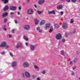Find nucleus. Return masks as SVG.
Returning <instances> with one entry per match:
<instances>
[{
	"label": "nucleus",
	"mask_w": 80,
	"mask_h": 80,
	"mask_svg": "<svg viewBox=\"0 0 80 80\" xmlns=\"http://www.w3.org/2000/svg\"><path fill=\"white\" fill-rule=\"evenodd\" d=\"M27 13L28 15H32L33 14V10L31 9H29L27 11Z\"/></svg>",
	"instance_id": "obj_1"
},
{
	"label": "nucleus",
	"mask_w": 80,
	"mask_h": 80,
	"mask_svg": "<svg viewBox=\"0 0 80 80\" xmlns=\"http://www.w3.org/2000/svg\"><path fill=\"white\" fill-rule=\"evenodd\" d=\"M7 45V42H2L0 44V47H5Z\"/></svg>",
	"instance_id": "obj_2"
},
{
	"label": "nucleus",
	"mask_w": 80,
	"mask_h": 80,
	"mask_svg": "<svg viewBox=\"0 0 80 80\" xmlns=\"http://www.w3.org/2000/svg\"><path fill=\"white\" fill-rule=\"evenodd\" d=\"M56 38L57 40H60L62 38V35L60 33L58 34L56 36Z\"/></svg>",
	"instance_id": "obj_3"
},
{
	"label": "nucleus",
	"mask_w": 80,
	"mask_h": 80,
	"mask_svg": "<svg viewBox=\"0 0 80 80\" xmlns=\"http://www.w3.org/2000/svg\"><path fill=\"white\" fill-rule=\"evenodd\" d=\"M62 28H64V29H66L68 28V25L67 23H65L64 22L62 24Z\"/></svg>",
	"instance_id": "obj_4"
},
{
	"label": "nucleus",
	"mask_w": 80,
	"mask_h": 80,
	"mask_svg": "<svg viewBox=\"0 0 80 80\" xmlns=\"http://www.w3.org/2000/svg\"><path fill=\"white\" fill-rule=\"evenodd\" d=\"M10 9L11 10L15 11L17 10V7L13 6H10Z\"/></svg>",
	"instance_id": "obj_5"
},
{
	"label": "nucleus",
	"mask_w": 80,
	"mask_h": 80,
	"mask_svg": "<svg viewBox=\"0 0 80 80\" xmlns=\"http://www.w3.org/2000/svg\"><path fill=\"white\" fill-rule=\"evenodd\" d=\"M22 66L24 68H25L26 67H29V64L27 62H25L23 63Z\"/></svg>",
	"instance_id": "obj_6"
},
{
	"label": "nucleus",
	"mask_w": 80,
	"mask_h": 80,
	"mask_svg": "<svg viewBox=\"0 0 80 80\" xmlns=\"http://www.w3.org/2000/svg\"><path fill=\"white\" fill-rule=\"evenodd\" d=\"M45 0H39L38 1V3L39 5H42L44 3Z\"/></svg>",
	"instance_id": "obj_7"
},
{
	"label": "nucleus",
	"mask_w": 80,
	"mask_h": 80,
	"mask_svg": "<svg viewBox=\"0 0 80 80\" xmlns=\"http://www.w3.org/2000/svg\"><path fill=\"white\" fill-rule=\"evenodd\" d=\"M24 28L26 30H28L30 28V26L28 25H26L24 26Z\"/></svg>",
	"instance_id": "obj_8"
},
{
	"label": "nucleus",
	"mask_w": 80,
	"mask_h": 80,
	"mask_svg": "<svg viewBox=\"0 0 80 80\" xmlns=\"http://www.w3.org/2000/svg\"><path fill=\"white\" fill-rule=\"evenodd\" d=\"M16 65H17V62H13L12 63V67H16Z\"/></svg>",
	"instance_id": "obj_9"
},
{
	"label": "nucleus",
	"mask_w": 80,
	"mask_h": 80,
	"mask_svg": "<svg viewBox=\"0 0 80 80\" xmlns=\"http://www.w3.org/2000/svg\"><path fill=\"white\" fill-rule=\"evenodd\" d=\"M19 44H17L16 45L17 48H18L19 47H21L22 46V44L21 42L19 43Z\"/></svg>",
	"instance_id": "obj_10"
},
{
	"label": "nucleus",
	"mask_w": 80,
	"mask_h": 80,
	"mask_svg": "<svg viewBox=\"0 0 80 80\" xmlns=\"http://www.w3.org/2000/svg\"><path fill=\"white\" fill-rule=\"evenodd\" d=\"M7 15H8V13L5 12L3 13L2 15V17H7Z\"/></svg>",
	"instance_id": "obj_11"
},
{
	"label": "nucleus",
	"mask_w": 80,
	"mask_h": 80,
	"mask_svg": "<svg viewBox=\"0 0 80 80\" xmlns=\"http://www.w3.org/2000/svg\"><path fill=\"white\" fill-rule=\"evenodd\" d=\"M25 75L26 77H30V73H28V72H25Z\"/></svg>",
	"instance_id": "obj_12"
},
{
	"label": "nucleus",
	"mask_w": 80,
	"mask_h": 80,
	"mask_svg": "<svg viewBox=\"0 0 80 80\" xmlns=\"http://www.w3.org/2000/svg\"><path fill=\"white\" fill-rule=\"evenodd\" d=\"M50 24L48 23V24H46V26L44 27V28L45 30H47V28H49V27H50Z\"/></svg>",
	"instance_id": "obj_13"
},
{
	"label": "nucleus",
	"mask_w": 80,
	"mask_h": 80,
	"mask_svg": "<svg viewBox=\"0 0 80 80\" xmlns=\"http://www.w3.org/2000/svg\"><path fill=\"white\" fill-rule=\"evenodd\" d=\"M48 14H55V12L54 10H53L52 11H48Z\"/></svg>",
	"instance_id": "obj_14"
},
{
	"label": "nucleus",
	"mask_w": 80,
	"mask_h": 80,
	"mask_svg": "<svg viewBox=\"0 0 80 80\" xmlns=\"http://www.w3.org/2000/svg\"><path fill=\"white\" fill-rule=\"evenodd\" d=\"M8 6H6L4 8L3 10L4 11H6V10H8Z\"/></svg>",
	"instance_id": "obj_15"
},
{
	"label": "nucleus",
	"mask_w": 80,
	"mask_h": 80,
	"mask_svg": "<svg viewBox=\"0 0 80 80\" xmlns=\"http://www.w3.org/2000/svg\"><path fill=\"white\" fill-rule=\"evenodd\" d=\"M62 7H63V6H62V5H61L60 6H58L57 7V9L60 10V9H62Z\"/></svg>",
	"instance_id": "obj_16"
},
{
	"label": "nucleus",
	"mask_w": 80,
	"mask_h": 80,
	"mask_svg": "<svg viewBox=\"0 0 80 80\" xmlns=\"http://www.w3.org/2000/svg\"><path fill=\"white\" fill-rule=\"evenodd\" d=\"M53 31V27L52 26H51L50 28V29L49 30V32L50 33H51V32H52Z\"/></svg>",
	"instance_id": "obj_17"
},
{
	"label": "nucleus",
	"mask_w": 80,
	"mask_h": 80,
	"mask_svg": "<svg viewBox=\"0 0 80 80\" xmlns=\"http://www.w3.org/2000/svg\"><path fill=\"white\" fill-rule=\"evenodd\" d=\"M1 1L2 2H3L5 4L8 3V0H1Z\"/></svg>",
	"instance_id": "obj_18"
},
{
	"label": "nucleus",
	"mask_w": 80,
	"mask_h": 80,
	"mask_svg": "<svg viewBox=\"0 0 80 80\" xmlns=\"http://www.w3.org/2000/svg\"><path fill=\"white\" fill-rule=\"evenodd\" d=\"M45 20H42L40 23V25H43L44 23H45Z\"/></svg>",
	"instance_id": "obj_19"
},
{
	"label": "nucleus",
	"mask_w": 80,
	"mask_h": 80,
	"mask_svg": "<svg viewBox=\"0 0 80 80\" xmlns=\"http://www.w3.org/2000/svg\"><path fill=\"white\" fill-rule=\"evenodd\" d=\"M23 38L26 41H27V40H28V38H27V37H26V36H23Z\"/></svg>",
	"instance_id": "obj_20"
},
{
	"label": "nucleus",
	"mask_w": 80,
	"mask_h": 80,
	"mask_svg": "<svg viewBox=\"0 0 80 80\" xmlns=\"http://www.w3.org/2000/svg\"><path fill=\"white\" fill-rule=\"evenodd\" d=\"M30 48L31 50H34V48H35V47H34V46L33 45H31L30 46Z\"/></svg>",
	"instance_id": "obj_21"
},
{
	"label": "nucleus",
	"mask_w": 80,
	"mask_h": 80,
	"mask_svg": "<svg viewBox=\"0 0 80 80\" xmlns=\"http://www.w3.org/2000/svg\"><path fill=\"white\" fill-rule=\"evenodd\" d=\"M35 25H38V22H39L38 20H37V19H35Z\"/></svg>",
	"instance_id": "obj_22"
},
{
	"label": "nucleus",
	"mask_w": 80,
	"mask_h": 80,
	"mask_svg": "<svg viewBox=\"0 0 80 80\" xmlns=\"http://www.w3.org/2000/svg\"><path fill=\"white\" fill-rule=\"evenodd\" d=\"M54 26H55V27L57 28H59V25H58L57 24H55L54 25Z\"/></svg>",
	"instance_id": "obj_23"
},
{
	"label": "nucleus",
	"mask_w": 80,
	"mask_h": 80,
	"mask_svg": "<svg viewBox=\"0 0 80 80\" xmlns=\"http://www.w3.org/2000/svg\"><path fill=\"white\" fill-rule=\"evenodd\" d=\"M42 11H38V13L39 15H41V14H42Z\"/></svg>",
	"instance_id": "obj_24"
},
{
	"label": "nucleus",
	"mask_w": 80,
	"mask_h": 80,
	"mask_svg": "<svg viewBox=\"0 0 80 80\" xmlns=\"http://www.w3.org/2000/svg\"><path fill=\"white\" fill-rule=\"evenodd\" d=\"M9 54L11 57H13V53H12V52H9Z\"/></svg>",
	"instance_id": "obj_25"
},
{
	"label": "nucleus",
	"mask_w": 80,
	"mask_h": 80,
	"mask_svg": "<svg viewBox=\"0 0 80 80\" xmlns=\"http://www.w3.org/2000/svg\"><path fill=\"white\" fill-rule=\"evenodd\" d=\"M61 53L62 55H64V51H61Z\"/></svg>",
	"instance_id": "obj_26"
},
{
	"label": "nucleus",
	"mask_w": 80,
	"mask_h": 80,
	"mask_svg": "<svg viewBox=\"0 0 80 80\" xmlns=\"http://www.w3.org/2000/svg\"><path fill=\"white\" fill-rule=\"evenodd\" d=\"M74 22V21L73 19H72L71 20L70 23H72Z\"/></svg>",
	"instance_id": "obj_27"
},
{
	"label": "nucleus",
	"mask_w": 80,
	"mask_h": 80,
	"mask_svg": "<svg viewBox=\"0 0 80 80\" xmlns=\"http://www.w3.org/2000/svg\"><path fill=\"white\" fill-rule=\"evenodd\" d=\"M71 2L73 3H75L77 2V0H71Z\"/></svg>",
	"instance_id": "obj_28"
},
{
	"label": "nucleus",
	"mask_w": 80,
	"mask_h": 80,
	"mask_svg": "<svg viewBox=\"0 0 80 80\" xmlns=\"http://www.w3.org/2000/svg\"><path fill=\"white\" fill-rule=\"evenodd\" d=\"M76 32V29H74V31L73 32V34L75 33Z\"/></svg>",
	"instance_id": "obj_29"
},
{
	"label": "nucleus",
	"mask_w": 80,
	"mask_h": 80,
	"mask_svg": "<svg viewBox=\"0 0 80 80\" xmlns=\"http://www.w3.org/2000/svg\"><path fill=\"white\" fill-rule=\"evenodd\" d=\"M7 22V19L6 18L5 19H4V23H6V22Z\"/></svg>",
	"instance_id": "obj_30"
},
{
	"label": "nucleus",
	"mask_w": 80,
	"mask_h": 80,
	"mask_svg": "<svg viewBox=\"0 0 80 80\" xmlns=\"http://www.w3.org/2000/svg\"><path fill=\"white\" fill-rule=\"evenodd\" d=\"M34 67L35 68H38V67H37V65H34Z\"/></svg>",
	"instance_id": "obj_31"
},
{
	"label": "nucleus",
	"mask_w": 80,
	"mask_h": 80,
	"mask_svg": "<svg viewBox=\"0 0 80 80\" xmlns=\"http://www.w3.org/2000/svg\"><path fill=\"white\" fill-rule=\"evenodd\" d=\"M5 47L6 48H9V46L8 45H6V46H5Z\"/></svg>",
	"instance_id": "obj_32"
},
{
	"label": "nucleus",
	"mask_w": 80,
	"mask_h": 80,
	"mask_svg": "<svg viewBox=\"0 0 80 80\" xmlns=\"http://www.w3.org/2000/svg\"><path fill=\"white\" fill-rule=\"evenodd\" d=\"M45 71H43L42 72V74H45Z\"/></svg>",
	"instance_id": "obj_33"
},
{
	"label": "nucleus",
	"mask_w": 80,
	"mask_h": 80,
	"mask_svg": "<svg viewBox=\"0 0 80 80\" xmlns=\"http://www.w3.org/2000/svg\"><path fill=\"white\" fill-rule=\"evenodd\" d=\"M38 32H39L41 33V32H42V29H39L38 30Z\"/></svg>",
	"instance_id": "obj_34"
},
{
	"label": "nucleus",
	"mask_w": 80,
	"mask_h": 80,
	"mask_svg": "<svg viewBox=\"0 0 80 80\" xmlns=\"http://www.w3.org/2000/svg\"><path fill=\"white\" fill-rule=\"evenodd\" d=\"M62 41L63 42H65V39L64 38H63L62 39Z\"/></svg>",
	"instance_id": "obj_35"
},
{
	"label": "nucleus",
	"mask_w": 80,
	"mask_h": 80,
	"mask_svg": "<svg viewBox=\"0 0 80 80\" xmlns=\"http://www.w3.org/2000/svg\"><path fill=\"white\" fill-rule=\"evenodd\" d=\"M61 15H62L63 14V12H60Z\"/></svg>",
	"instance_id": "obj_36"
},
{
	"label": "nucleus",
	"mask_w": 80,
	"mask_h": 80,
	"mask_svg": "<svg viewBox=\"0 0 80 80\" xmlns=\"http://www.w3.org/2000/svg\"><path fill=\"white\" fill-rule=\"evenodd\" d=\"M40 27H37V28H36V29H37V30H40Z\"/></svg>",
	"instance_id": "obj_37"
},
{
	"label": "nucleus",
	"mask_w": 80,
	"mask_h": 80,
	"mask_svg": "<svg viewBox=\"0 0 80 80\" xmlns=\"http://www.w3.org/2000/svg\"><path fill=\"white\" fill-rule=\"evenodd\" d=\"M14 22H15V23H17V21L16 19H15L14 20Z\"/></svg>",
	"instance_id": "obj_38"
},
{
	"label": "nucleus",
	"mask_w": 80,
	"mask_h": 80,
	"mask_svg": "<svg viewBox=\"0 0 80 80\" xmlns=\"http://www.w3.org/2000/svg\"><path fill=\"white\" fill-rule=\"evenodd\" d=\"M15 30L14 29H12V33H14V31Z\"/></svg>",
	"instance_id": "obj_39"
},
{
	"label": "nucleus",
	"mask_w": 80,
	"mask_h": 80,
	"mask_svg": "<svg viewBox=\"0 0 80 80\" xmlns=\"http://www.w3.org/2000/svg\"><path fill=\"white\" fill-rule=\"evenodd\" d=\"M71 1V0H67L66 1L67 2L69 3V2H70Z\"/></svg>",
	"instance_id": "obj_40"
},
{
	"label": "nucleus",
	"mask_w": 80,
	"mask_h": 80,
	"mask_svg": "<svg viewBox=\"0 0 80 80\" xmlns=\"http://www.w3.org/2000/svg\"><path fill=\"white\" fill-rule=\"evenodd\" d=\"M70 64L71 65H73V62L72 61H71L70 62Z\"/></svg>",
	"instance_id": "obj_41"
},
{
	"label": "nucleus",
	"mask_w": 80,
	"mask_h": 80,
	"mask_svg": "<svg viewBox=\"0 0 80 80\" xmlns=\"http://www.w3.org/2000/svg\"><path fill=\"white\" fill-rule=\"evenodd\" d=\"M74 74H75V73L73 72H72V75H73Z\"/></svg>",
	"instance_id": "obj_42"
},
{
	"label": "nucleus",
	"mask_w": 80,
	"mask_h": 80,
	"mask_svg": "<svg viewBox=\"0 0 80 80\" xmlns=\"http://www.w3.org/2000/svg\"><path fill=\"white\" fill-rule=\"evenodd\" d=\"M2 55H5V52H2Z\"/></svg>",
	"instance_id": "obj_43"
},
{
	"label": "nucleus",
	"mask_w": 80,
	"mask_h": 80,
	"mask_svg": "<svg viewBox=\"0 0 80 80\" xmlns=\"http://www.w3.org/2000/svg\"><path fill=\"white\" fill-rule=\"evenodd\" d=\"M73 70H75V69H76V67H73L72 68Z\"/></svg>",
	"instance_id": "obj_44"
},
{
	"label": "nucleus",
	"mask_w": 80,
	"mask_h": 80,
	"mask_svg": "<svg viewBox=\"0 0 80 80\" xmlns=\"http://www.w3.org/2000/svg\"><path fill=\"white\" fill-rule=\"evenodd\" d=\"M18 8L19 10H21V9H22V8H21V7H18Z\"/></svg>",
	"instance_id": "obj_45"
},
{
	"label": "nucleus",
	"mask_w": 80,
	"mask_h": 80,
	"mask_svg": "<svg viewBox=\"0 0 80 80\" xmlns=\"http://www.w3.org/2000/svg\"><path fill=\"white\" fill-rule=\"evenodd\" d=\"M32 78H35V76H32Z\"/></svg>",
	"instance_id": "obj_46"
},
{
	"label": "nucleus",
	"mask_w": 80,
	"mask_h": 80,
	"mask_svg": "<svg viewBox=\"0 0 80 80\" xmlns=\"http://www.w3.org/2000/svg\"><path fill=\"white\" fill-rule=\"evenodd\" d=\"M10 14L11 15H13V14H14V13L11 12L10 13Z\"/></svg>",
	"instance_id": "obj_47"
},
{
	"label": "nucleus",
	"mask_w": 80,
	"mask_h": 80,
	"mask_svg": "<svg viewBox=\"0 0 80 80\" xmlns=\"http://www.w3.org/2000/svg\"><path fill=\"white\" fill-rule=\"evenodd\" d=\"M3 29L4 30H7V29H6L5 28H3Z\"/></svg>",
	"instance_id": "obj_48"
},
{
	"label": "nucleus",
	"mask_w": 80,
	"mask_h": 80,
	"mask_svg": "<svg viewBox=\"0 0 80 80\" xmlns=\"http://www.w3.org/2000/svg\"><path fill=\"white\" fill-rule=\"evenodd\" d=\"M9 38H11L12 37V36L11 35H9Z\"/></svg>",
	"instance_id": "obj_49"
},
{
	"label": "nucleus",
	"mask_w": 80,
	"mask_h": 80,
	"mask_svg": "<svg viewBox=\"0 0 80 80\" xmlns=\"http://www.w3.org/2000/svg\"><path fill=\"white\" fill-rule=\"evenodd\" d=\"M34 6L35 7V8H37V5H34Z\"/></svg>",
	"instance_id": "obj_50"
},
{
	"label": "nucleus",
	"mask_w": 80,
	"mask_h": 80,
	"mask_svg": "<svg viewBox=\"0 0 80 80\" xmlns=\"http://www.w3.org/2000/svg\"><path fill=\"white\" fill-rule=\"evenodd\" d=\"M25 44L26 46H28V43H26Z\"/></svg>",
	"instance_id": "obj_51"
},
{
	"label": "nucleus",
	"mask_w": 80,
	"mask_h": 80,
	"mask_svg": "<svg viewBox=\"0 0 80 80\" xmlns=\"http://www.w3.org/2000/svg\"><path fill=\"white\" fill-rule=\"evenodd\" d=\"M22 77H24V74L23 73L22 74Z\"/></svg>",
	"instance_id": "obj_52"
},
{
	"label": "nucleus",
	"mask_w": 80,
	"mask_h": 80,
	"mask_svg": "<svg viewBox=\"0 0 80 80\" xmlns=\"http://www.w3.org/2000/svg\"><path fill=\"white\" fill-rule=\"evenodd\" d=\"M37 80H40V78H37Z\"/></svg>",
	"instance_id": "obj_53"
},
{
	"label": "nucleus",
	"mask_w": 80,
	"mask_h": 80,
	"mask_svg": "<svg viewBox=\"0 0 80 80\" xmlns=\"http://www.w3.org/2000/svg\"><path fill=\"white\" fill-rule=\"evenodd\" d=\"M18 15H20V12H18Z\"/></svg>",
	"instance_id": "obj_54"
},
{
	"label": "nucleus",
	"mask_w": 80,
	"mask_h": 80,
	"mask_svg": "<svg viewBox=\"0 0 80 80\" xmlns=\"http://www.w3.org/2000/svg\"><path fill=\"white\" fill-rule=\"evenodd\" d=\"M30 2V0H27V2Z\"/></svg>",
	"instance_id": "obj_55"
},
{
	"label": "nucleus",
	"mask_w": 80,
	"mask_h": 80,
	"mask_svg": "<svg viewBox=\"0 0 80 80\" xmlns=\"http://www.w3.org/2000/svg\"><path fill=\"white\" fill-rule=\"evenodd\" d=\"M61 1H63V0H60Z\"/></svg>",
	"instance_id": "obj_56"
},
{
	"label": "nucleus",
	"mask_w": 80,
	"mask_h": 80,
	"mask_svg": "<svg viewBox=\"0 0 80 80\" xmlns=\"http://www.w3.org/2000/svg\"><path fill=\"white\" fill-rule=\"evenodd\" d=\"M79 2H80V0H79Z\"/></svg>",
	"instance_id": "obj_57"
},
{
	"label": "nucleus",
	"mask_w": 80,
	"mask_h": 80,
	"mask_svg": "<svg viewBox=\"0 0 80 80\" xmlns=\"http://www.w3.org/2000/svg\"><path fill=\"white\" fill-rule=\"evenodd\" d=\"M73 32H72V34H73Z\"/></svg>",
	"instance_id": "obj_58"
}]
</instances>
